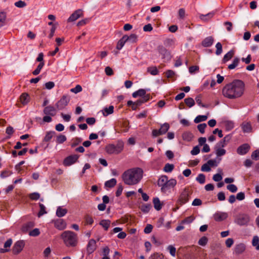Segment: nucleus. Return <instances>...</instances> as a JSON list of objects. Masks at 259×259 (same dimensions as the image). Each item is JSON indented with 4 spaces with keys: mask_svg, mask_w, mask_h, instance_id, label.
<instances>
[{
    "mask_svg": "<svg viewBox=\"0 0 259 259\" xmlns=\"http://www.w3.org/2000/svg\"><path fill=\"white\" fill-rule=\"evenodd\" d=\"M244 90V83L241 80L236 79L223 87L222 94L227 99H236L243 95Z\"/></svg>",
    "mask_w": 259,
    "mask_h": 259,
    "instance_id": "1",
    "label": "nucleus"
},
{
    "mask_svg": "<svg viewBox=\"0 0 259 259\" xmlns=\"http://www.w3.org/2000/svg\"><path fill=\"white\" fill-rule=\"evenodd\" d=\"M143 170L140 167H134L125 170L122 175V179L125 184L135 185L142 179Z\"/></svg>",
    "mask_w": 259,
    "mask_h": 259,
    "instance_id": "2",
    "label": "nucleus"
},
{
    "mask_svg": "<svg viewBox=\"0 0 259 259\" xmlns=\"http://www.w3.org/2000/svg\"><path fill=\"white\" fill-rule=\"evenodd\" d=\"M61 236L66 246L74 247L77 245V235L73 232L65 231L62 233Z\"/></svg>",
    "mask_w": 259,
    "mask_h": 259,
    "instance_id": "3",
    "label": "nucleus"
},
{
    "mask_svg": "<svg viewBox=\"0 0 259 259\" xmlns=\"http://www.w3.org/2000/svg\"><path fill=\"white\" fill-rule=\"evenodd\" d=\"M123 149L122 142H118L116 145L109 144L106 147V151L109 154H118L120 153Z\"/></svg>",
    "mask_w": 259,
    "mask_h": 259,
    "instance_id": "4",
    "label": "nucleus"
},
{
    "mask_svg": "<svg viewBox=\"0 0 259 259\" xmlns=\"http://www.w3.org/2000/svg\"><path fill=\"white\" fill-rule=\"evenodd\" d=\"M190 196L189 189L188 188H185L180 193L177 203L181 205L187 203L189 200Z\"/></svg>",
    "mask_w": 259,
    "mask_h": 259,
    "instance_id": "5",
    "label": "nucleus"
},
{
    "mask_svg": "<svg viewBox=\"0 0 259 259\" xmlns=\"http://www.w3.org/2000/svg\"><path fill=\"white\" fill-rule=\"evenodd\" d=\"M177 184V181L175 179H170V180H168L160 189L161 192L164 194L170 193L171 190L176 186Z\"/></svg>",
    "mask_w": 259,
    "mask_h": 259,
    "instance_id": "6",
    "label": "nucleus"
},
{
    "mask_svg": "<svg viewBox=\"0 0 259 259\" xmlns=\"http://www.w3.org/2000/svg\"><path fill=\"white\" fill-rule=\"evenodd\" d=\"M69 101L70 98L67 95H63L56 103V106L58 110H62L68 105Z\"/></svg>",
    "mask_w": 259,
    "mask_h": 259,
    "instance_id": "7",
    "label": "nucleus"
},
{
    "mask_svg": "<svg viewBox=\"0 0 259 259\" xmlns=\"http://www.w3.org/2000/svg\"><path fill=\"white\" fill-rule=\"evenodd\" d=\"M225 146L218 142L214 147V152L217 158L225 155L226 153V150L224 149Z\"/></svg>",
    "mask_w": 259,
    "mask_h": 259,
    "instance_id": "8",
    "label": "nucleus"
},
{
    "mask_svg": "<svg viewBox=\"0 0 259 259\" xmlns=\"http://www.w3.org/2000/svg\"><path fill=\"white\" fill-rule=\"evenodd\" d=\"M158 53L162 56V59L165 61H169L171 59V56L169 52L162 46L158 47Z\"/></svg>",
    "mask_w": 259,
    "mask_h": 259,
    "instance_id": "9",
    "label": "nucleus"
},
{
    "mask_svg": "<svg viewBox=\"0 0 259 259\" xmlns=\"http://www.w3.org/2000/svg\"><path fill=\"white\" fill-rule=\"evenodd\" d=\"M249 220V216L246 214H242L236 219L235 223L239 226H244L248 224Z\"/></svg>",
    "mask_w": 259,
    "mask_h": 259,
    "instance_id": "10",
    "label": "nucleus"
},
{
    "mask_svg": "<svg viewBox=\"0 0 259 259\" xmlns=\"http://www.w3.org/2000/svg\"><path fill=\"white\" fill-rule=\"evenodd\" d=\"M79 156L76 154L71 155L67 157L63 161V164L65 166H70L75 163L78 159Z\"/></svg>",
    "mask_w": 259,
    "mask_h": 259,
    "instance_id": "11",
    "label": "nucleus"
},
{
    "mask_svg": "<svg viewBox=\"0 0 259 259\" xmlns=\"http://www.w3.org/2000/svg\"><path fill=\"white\" fill-rule=\"evenodd\" d=\"M25 245V243L23 240L17 241L13 246V252L15 254L19 253L23 249Z\"/></svg>",
    "mask_w": 259,
    "mask_h": 259,
    "instance_id": "12",
    "label": "nucleus"
},
{
    "mask_svg": "<svg viewBox=\"0 0 259 259\" xmlns=\"http://www.w3.org/2000/svg\"><path fill=\"white\" fill-rule=\"evenodd\" d=\"M97 242L94 239L89 240L87 245V251L89 254H92L97 248Z\"/></svg>",
    "mask_w": 259,
    "mask_h": 259,
    "instance_id": "13",
    "label": "nucleus"
},
{
    "mask_svg": "<svg viewBox=\"0 0 259 259\" xmlns=\"http://www.w3.org/2000/svg\"><path fill=\"white\" fill-rule=\"evenodd\" d=\"M83 15V11L81 9H78L74 11L68 19V22H74L82 17Z\"/></svg>",
    "mask_w": 259,
    "mask_h": 259,
    "instance_id": "14",
    "label": "nucleus"
},
{
    "mask_svg": "<svg viewBox=\"0 0 259 259\" xmlns=\"http://www.w3.org/2000/svg\"><path fill=\"white\" fill-rule=\"evenodd\" d=\"M54 226L57 229L63 230L66 228L67 224L63 219H59L54 221Z\"/></svg>",
    "mask_w": 259,
    "mask_h": 259,
    "instance_id": "15",
    "label": "nucleus"
},
{
    "mask_svg": "<svg viewBox=\"0 0 259 259\" xmlns=\"http://www.w3.org/2000/svg\"><path fill=\"white\" fill-rule=\"evenodd\" d=\"M250 148V146L247 144H244L240 146L237 149V152L239 155H244L246 154Z\"/></svg>",
    "mask_w": 259,
    "mask_h": 259,
    "instance_id": "16",
    "label": "nucleus"
},
{
    "mask_svg": "<svg viewBox=\"0 0 259 259\" xmlns=\"http://www.w3.org/2000/svg\"><path fill=\"white\" fill-rule=\"evenodd\" d=\"M214 42V38L212 36L205 38L201 42V45L205 48L211 46Z\"/></svg>",
    "mask_w": 259,
    "mask_h": 259,
    "instance_id": "17",
    "label": "nucleus"
},
{
    "mask_svg": "<svg viewBox=\"0 0 259 259\" xmlns=\"http://www.w3.org/2000/svg\"><path fill=\"white\" fill-rule=\"evenodd\" d=\"M246 246L243 243H239L235 246L233 253L236 255H239L244 252Z\"/></svg>",
    "mask_w": 259,
    "mask_h": 259,
    "instance_id": "18",
    "label": "nucleus"
},
{
    "mask_svg": "<svg viewBox=\"0 0 259 259\" xmlns=\"http://www.w3.org/2000/svg\"><path fill=\"white\" fill-rule=\"evenodd\" d=\"M43 112L45 114L52 116H55L56 114V110L55 108L52 106H48L44 108Z\"/></svg>",
    "mask_w": 259,
    "mask_h": 259,
    "instance_id": "19",
    "label": "nucleus"
},
{
    "mask_svg": "<svg viewBox=\"0 0 259 259\" xmlns=\"http://www.w3.org/2000/svg\"><path fill=\"white\" fill-rule=\"evenodd\" d=\"M228 217V214L226 212H216L214 215V219L216 221H222L225 220Z\"/></svg>",
    "mask_w": 259,
    "mask_h": 259,
    "instance_id": "20",
    "label": "nucleus"
},
{
    "mask_svg": "<svg viewBox=\"0 0 259 259\" xmlns=\"http://www.w3.org/2000/svg\"><path fill=\"white\" fill-rule=\"evenodd\" d=\"M241 126L244 133H249L252 131V126L251 123L249 122H243Z\"/></svg>",
    "mask_w": 259,
    "mask_h": 259,
    "instance_id": "21",
    "label": "nucleus"
},
{
    "mask_svg": "<svg viewBox=\"0 0 259 259\" xmlns=\"http://www.w3.org/2000/svg\"><path fill=\"white\" fill-rule=\"evenodd\" d=\"M67 213V209L63 208L62 206H58L56 210V215L59 218H61L65 215Z\"/></svg>",
    "mask_w": 259,
    "mask_h": 259,
    "instance_id": "22",
    "label": "nucleus"
},
{
    "mask_svg": "<svg viewBox=\"0 0 259 259\" xmlns=\"http://www.w3.org/2000/svg\"><path fill=\"white\" fill-rule=\"evenodd\" d=\"M168 180V177L165 175H162L159 177L157 181V185L161 188Z\"/></svg>",
    "mask_w": 259,
    "mask_h": 259,
    "instance_id": "23",
    "label": "nucleus"
},
{
    "mask_svg": "<svg viewBox=\"0 0 259 259\" xmlns=\"http://www.w3.org/2000/svg\"><path fill=\"white\" fill-rule=\"evenodd\" d=\"M127 41V38H126V35H125L123 36L122 38L120 39L118 41L117 44L116 45V49L119 50H121Z\"/></svg>",
    "mask_w": 259,
    "mask_h": 259,
    "instance_id": "24",
    "label": "nucleus"
},
{
    "mask_svg": "<svg viewBox=\"0 0 259 259\" xmlns=\"http://www.w3.org/2000/svg\"><path fill=\"white\" fill-rule=\"evenodd\" d=\"M114 107L112 105L108 107H105L102 110V112L104 116H107L108 115L113 113Z\"/></svg>",
    "mask_w": 259,
    "mask_h": 259,
    "instance_id": "25",
    "label": "nucleus"
},
{
    "mask_svg": "<svg viewBox=\"0 0 259 259\" xmlns=\"http://www.w3.org/2000/svg\"><path fill=\"white\" fill-rule=\"evenodd\" d=\"M146 94V92L145 90L139 89V90L134 92L132 96L134 98H137L138 97H142L143 98L147 95Z\"/></svg>",
    "mask_w": 259,
    "mask_h": 259,
    "instance_id": "26",
    "label": "nucleus"
},
{
    "mask_svg": "<svg viewBox=\"0 0 259 259\" xmlns=\"http://www.w3.org/2000/svg\"><path fill=\"white\" fill-rule=\"evenodd\" d=\"M20 102L23 105L27 104L30 100L29 95L26 93H23L20 97Z\"/></svg>",
    "mask_w": 259,
    "mask_h": 259,
    "instance_id": "27",
    "label": "nucleus"
},
{
    "mask_svg": "<svg viewBox=\"0 0 259 259\" xmlns=\"http://www.w3.org/2000/svg\"><path fill=\"white\" fill-rule=\"evenodd\" d=\"M214 13L213 12L207 13L206 15L200 14L199 18L204 21H207L211 19L214 16Z\"/></svg>",
    "mask_w": 259,
    "mask_h": 259,
    "instance_id": "28",
    "label": "nucleus"
},
{
    "mask_svg": "<svg viewBox=\"0 0 259 259\" xmlns=\"http://www.w3.org/2000/svg\"><path fill=\"white\" fill-rule=\"evenodd\" d=\"M154 207L156 210H160L162 208V204L158 197L153 198Z\"/></svg>",
    "mask_w": 259,
    "mask_h": 259,
    "instance_id": "29",
    "label": "nucleus"
},
{
    "mask_svg": "<svg viewBox=\"0 0 259 259\" xmlns=\"http://www.w3.org/2000/svg\"><path fill=\"white\" fill-rule=\"evenodd\" d=\"M169 128V124L165 122L161 125L160 128L159 130V133H160V134L161 135L165 134L168 131Z\"/></svg>",
    "mask_w": 259,
    "mask_h": 259,
    "instance_id": "30",
    "label": "nucleus"
},
{
    "mask_svg": "<svg viewBox=\"0 0 259 259\" xmlns=\"http://www.w3.org/2000/svg\"><path fill=\"white\" fill-rule=\"evenodd\" d=\"M150 99V95H147L146 96L144 97L141 99L138 100L137 101L135 102V104L137 105V106H140L142 104L146 102Z\"/></svg>",
    "mask_w": 259,
    "mask_h": 259,
    "instance_id": "31",
    "label": "nucleus"
},
{
    "mask_svg": "<svg viewBox=\"0 0 259 259\" xmlns=\"http://www.w3.org/2000/svg\"><path fill=\"white\" fill-rule=\"evenodd\" d=\"M182 138L184 140L189 142L192 140L193 135L190 132H186L183 134Z\"/></svg>",
    "mask_w": 259,
    "mask_h": 259,
    "instance_id": "32",
    "label": "nucleus"
},
{
    "mask_svg": "<svg viewBox=\"0 0 259 259\" xmlns=\"http://www.w3.org/2000/svg\"><path fill=\"white\" fill-rule=\"evenodd\" d=\"M55 132L54 131H49L47 132L44 138L43 141L46 142H49L55 135Z\"/></svg>",
    "mask_w": 259,
    "mask_h": 259,
    "instance_id": "33",
    "label": "nucleus"
},
{
    "mask_svg": "<svg viewBox=\"0 0 259 259\" xmlns=\"http://www.w3.org/2000/svg\"><path fill=\"white\" fill-rule=\"evenodd\" d=\"M116 180L112 178L105 183V186L107 188H112L116 185Z\"/></svg>",
    "mask_w": 259,
    "mask_h": 259,
    "instance_id": "34",
    "label": "nucleus"
},
{
    "mask_svg": "<svg viewBox=\"0 0 259 259\" xmlns=\"http://www.w3.org/2000/svg\"><path fill=\"white\" fill-rule=\"evenodd\" d=\"M232 138V136L230 135H227L223 139L218 142L220 144L223 145L225 147L227 146L228 143L230 142Z\"/></svg>",
    "mask_w": 259,
    "mask_h": 259,
    "instance_id": "35",
    "label": "nucleus"
},
{
    "mask_svg": "<svg viewBox=\"0 0 259 259\" xmlns=\"http://www.w3.org/2000/svg\"><path fill=\"white\" fill-rule=\"evenodd\" d=\"M222 160L221 158H217V159H210L207 162L209 164L210 166H217L220 161Z\"/></svg>",
    "mask_w": 259,
    "mask_h": 259,
    "instance_id": "36",
    "label": "nucleus"
},
{
    "mask_svg": "<svg viewBox=\"0 0 259 259\" xmlns=\"http://www.w3.org/2000/svg\"><path fill=\"white\" fill-rule=\"evenodd\" d=\"M147 72L152 75H156L158 73V70L156 67L151 66L147 68Z\"/></svg>",
    "mask_w": 259,
    "mask_h": 259,
    "instance_id": "37",
    "label": "nucleus"
},
{
    "mask_svg": "<svg viewBox=\"0 0 259 259\" xmlns=\"http://www.w3.org/2000/svg\"><path fill=\"white\" fill-rule=\"evenodd\" d=\"M234 55V52L232 50L229 51L226 54H225L223 58V61L226 62L230 60Z\"/></svg>",
    "mask_w": 259,
    "mask_h": 259,
    "instance_id": "38",
    "label": "nucleus"
},
{
    "mask_svg": "<svg viewBox=\"0 0 259 259\" xmlns=\"http://www.w3.org/2000/svg\"><path fill=\"white\" fill-rule=\"evenodd\" d=\"M184 102L185 104L189 107L191 108L195 105V101L192 98H187L185 99Z\"/></svg>",
    "mask_w": 259,
    "mask_h": 259,
    "instance_id": "39",
    "label": "nucleus"
},
{
    "mask_svg": "<svg viewBox=\"0 0 259 259\" xmlns=\"http://www.w3.org/2000/svg\"><path fill=\"white\" fill-rule=\"evenodd\" d=\"M152 206L150 204H145L141 206V209L144 213H148L149 212Z\"/></svg>",
    "mask_w": 259,
    "mask_h": 259,
    "instance_id": "40",
    "label": "nucleus"
},
{
    "mask_svg": "<svg viewBox=\"0 0 259 259\" xmlns=\"http://www.w3.org/2000/svg\"><path fill=\"white\" fill-rule=\"evenodd\" d=\"M207 119V116L206 115H198L194 119V122L197 123H199L201 121H205Z\"/></svg>",
    "mask_w": 259,
    "mask_h": 259,
    "instance_id": "41",
    "label": "nucleus"
},
{
    "mask_svg": "<svg viewBox=\"0 0 259 259\" xmlns=\"http://www.w3.org/2000/svg\"><path fill=\"white\" fill-rule=\"evenodd\" d=\"M39 206L40 207V210L38 212L37 215L38 217H40L42 215L46 214L47 212L46 210V207L43 204L39 203Z\"/></svg>",
    "mask_w": 259,
    "mask_h": 259,
    "instance_id": "42",
    "label": "nucleus"
},
{
    "mask_svg": "<svg viewBox=\"0 0 259 259\" xmlns=\"http://www.w3.org/2000/svg\"><path fill=\"white\" fill-rule=\"evenodd\" d=\"M196 180L200 184H203L205 182V176L203 174H199L196 177Z\"/></svg>",
    "mask_w": 259,
    "mask_h": 259,
    "instance_id": "43",
    "label": "nucleus"
},
{
    "mask_svg": "<svg viewBox=\"0 0 259 259\" xmlns=\"http://www.w3.org/2000/svg\"><path fill=\"white\" fill-rule=\"evenodd\" d=\"M239 62V59L238 58H235L234 59L233 62L228 66V68L229 69H233L236 66H238Z\"/></svg>",
    "mask_w": 259,
    "mask_h": 259,
    "instance_id": "44",
    "label": "nucleus"
},
{
    "mask_svg": "<svg viewBox=\"0 0 259 259\" xmlns=\"http://www.w3.org/2000/svg\"><path fill=\"white\" fill-rule=\"evenodd\" d=\"M44 62H40L37 66V68L32 72V74L34 75H38L40 73L42 67H44Z\"/></svg>",
    "mask_w": 259,
    "mask_h": 259,
    "instance_id": "45",
    "label": "nucleus"
},
{
    "mask_svg": "<svg viewBox=\"0 0 259 259\" xmlns=\"http://www.w3.org/2000/svg\"><path fill=\"white\" fill-rule=\"evenodd\" d=\"M100 225H101L105 230H107L110 225V221L109 220H102L100 222Z\"/></svg>",
    "mask_w": 259,
    "mask_h": 259,
    "instance_id": "46",
    "label": "nucleus"
},
{
    "mask_svg": "<svg viewBox=\"0 0 259 259\" xmlns=\"http://www.w3.org/2000/svg\"><path fill=\"white\" fill-rule=\"evenodd\" d=\"M174 168V165L172 164L166 163L163 168V170L166 172H170Z\"/></svg>",
    "mask_w": 259,
    "mask_h": 259,
    "instance_id": "47",
    "label": "nucleus"
},
{
    "mask_svg": "<svg viewBox=\"0 0 259 259\" xmlns=\"http://www.w3.org/2000/svg\"><path fill=\"white\" fill-rule=\"evenodd\" d=\"M208 242V239L206 237L203 236L201 237L198 241V244L204 246L206 245Z\"/></svg>",
    "mask_w": 259,
    "mask_h": 259,
    "instance_id": "48",
    "label": "nucleus"
},
{
    "mask_svg": "<svg viewBox=\"0 0 259 259\" xmlns=\"http://www.w3.org/2000/svg\"><path fill=\"white\" fill-rule=\"evenodd\" d=\"M217 49L215 54L217 55H220L222 53V45L221 42H218L215 45Z\"/></svg>",
    "mask_w": 259,
    "mask_h": 259,
    "instance_id": "49",
    "label": "nucleus"
},
{
    "mask_svg": "<svg viewBox=\"0 0 259 259\" xmlns=\"http://www.w3.org/2000/svg\"><path fill=\"white\" fill-rule=\"evenodd\" d=\"M194 220V218L192 216L188 217L182 221L181 224H189L191 223Z\"/></svg>",
    "mask_w": 259,
    "mask_h": 259,
    "instance_id": "50",
    "label": "nucleus"
},
{
    "mask_svg": "<svg viewBox=\"0 0 259 259\" xmlns=\"http://www.w3.org/2000/svg\"><path fill=\"white\" fill-rule=\"evenodd\" d=\"M227 189L232 193H235L237 191V187L234 184H229L227 186Z\"/></svg>",
    "mask_w": 259,
    "mask_h": 259,
    "instance_id": "51",
    "label": "nucleus"
},
{
    "mask_svg": "<svg viewBox=\"0 0 259 259\" xmlns=\"http://www.w3.org/2000/svg\"><path fill=\"white\" fill-rule=\"evenodd\" d=\"M12 174V172L10 170H4L1 172V177L2 178H6L10 176H11Z\"/></svg>",
    "mask_w": 259,
    "mask_h": 259,
    "instance_id": "52",
    "label": "nucleus"
},
{
    "mask_svg": "<svg viewBox=\"0 0 259 259\" xmlns=\"http://www.w3.org/2000/svg\"><path fill=\"white\" fill-rule=\"evenodd\" d=\"M163 258L162 254L157 252L151 255L150 257V259H162Z\"/></svg>",
    "mask_w": 259,
    "mask_h": 259,
    "instance_id": "53",
    "label": "nucleus"
},
{
    "mask_svg": "<svg viewBox=\"0 0 259 259\" xmlns=\"http://www.w3.org/2000/svg\"><path fill=\"white\" fill-rule=\"evenodd\" d=\"M167 249L169 250V253L171 256L175 257L176 256V249L172 245H169L167 247Z\"/></svg>",
    "mask_w": 259,
    "mask_h": 259,
    "instance_id": "54",
    "label": "nucleus"
},
{
    "mask_svg": "<svg viewBox=\"0 0 259 259\" xmlns=\"http://www.w3.org/2000/svg\"><path fill=\"white\" fill-rule=\"evenodd\" d=\"M210 167V166L209 164L207 162L206 163H205L203 165H202V166H201V170L202 171L208 172V171H210V170H211V168Z\"/></svg>",
    "mask_w": 259,
    "mask_h": 259,
    "instance_id": "55",
    "label": "nucleus"
},
{
    "mask_svg": "<svg viewBox=\"0 0 259 259\" xmlns=\"http://www.w3.org/2000/svg\"><path fill=\"white\" fill-rule=\"evenodd\" d=\"M39 230L37 228L34 229L29 233V235L31 236H37L39 235Z\"/></svg>",
    "mask_w": 259,
    "mask_h": 259,
    "instance_id": "56",
    "label": "nucleus"
},
{
    "mask_svg": "<svg viewBox=\"0 0 259 259\" xmlns=\"http://www.w3.org/2000/svg\"><path fill=\"white\" fill-rule=\"evenodd\" d=\"M206 126V123H201L197 125V128L201 134H203Z\"/></svg>",
    "mask_w": 259,
    "mask_h": 259,
    "instance_id": "57",
    "label": "nucleus"
},
{
    "mask_svg": "<svg viewBox=\"0 0 259 259\" xmlns=\"http://www.w3.org/2000/svg\"><path fill=\"white\" fill-rule=\"evenodd\" d=\"M234 123L232 121H226L225 122V127L227 131H230L234 128Z\"/></svg>",
    "mask_w": 259,
    "mask_h": 259,
    "instance_id": "58",
    "label": "nucleus"
},
{
    "mask_svg": "<svg viewBox=\"0 0 259 259\" xmlns=\"http://www.w3.org/2000/svg\"><path fill=\"white\" fill-rule=\"evenodd\" d=\"M14 5L18 8H24L26 6L25 2L22 1H19L15 3Z\"/></svg>",
    "mask_w": 259,
    "mask_h": 259,
    "instance_id": "59",
    "label": "nucleus"
},
{
    "mask_svg": "<svg viewBox=\"0 0 259 259\" xmlns=\"http://www.w3.org/2000/svg\"><path fill=\"white\" fill-rule=\"evenodd\" d=\"M71 92L75 94L80 92L82 91V87L81 85L78 84L75 86V88H72L70 90Z\"/></svg>",
    "mask_w": 259,
    "mask_h": 259,
    "instance_id": "60",
    "label": "nucleus"
},
{
    "mask_svg": "<svg viewBox=\"0 0 259 259\" xmlns=\"http://www.w3.org/2000/svg\"><path fill=\"white\" fill-rule=\"evenodd\" d=\"M66 140V137L64 135H61L57 137V142L59 144L63 143Z\"/></svg>",
    "mask_w": 259,
    "mask_h": 259,
    "instance_id": "61",
    "label": "nucleus"
},
{
    "mask_svg": "<svg viewBox=\"0 0 259 259\" xmlns=\"http://www.w3.org/2000/svg\"><path fill=\"white\" fill-rule=\"evenodd\" d=\"M251 158L255 160H259V150H256L252 152Z\"/></svg>",
    "mask_w": 259,
    "mask_h": 259,
    "instance_id": "62",
    "label": "nucleus"
},
{
    "mask_svg": "<svg viewBox=\"0 0 259 259\" xmlns=\"http://www.w3.org/2000/svg\"><path fill=\"white\" fill-rule=\"evenodd\" d=\"M29 197L32 200H36L39 198L40 194L37 192H34L30 195Z\"/></svg>",
    "mask_w": 259,
    "mask_h": 259,
    "instance_id": "63",
    "label": "nucleus"
},
{
    "mask_svg": "<svg viewBox=\"0 0 259 259\" xmlns=\"http://www.w3.org/2000/svg\"><path fill=\"white\" fill-rule=\"evenodd\" d=\"M200 152V149L198 146H195L191 151V154L192 155H196Z\"/></svg>",
    "mask_w": 259,
    "mask_h": 259,
    "instance_id": "64",
    "label": "nucleus"
}]
</instances>
